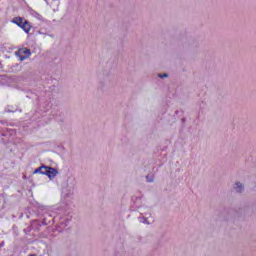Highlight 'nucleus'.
I'll return each instance as SVG.
<instances>
[{
    "instance_id": "f257e3e1",
    "label": "nucleus",
    "mask_w": 256,
    "mask_h": 256,
    "mask_svg": "<svg viewBox=\"0 0 256 256\" xmlns=\"http://www.w3.org/2000/svg\"><path fill=\"white\" fill-rule=\"evenodd\" d=\"M11 23H13L14 25H17V27H20V29H22L24 33H27V35H29V33H31V29H33V26H31V23H29L27 20H25V18L21 16L14 17L11 20Z\"/></svg>"
},
{
    "instance_id": "f03ea898",
    "label": "nucleus",
    "mask_w": 256,
    "mask_h": 256,
    "mask_svg": "<svg viewBox=\"0 0 256 256\" xmlns=\"http://www.w3.org/2000/svg\"><path fill=\"white\" fill-rule=\"evenodd\" d=\"M16 56H18L19 61H25V59L31 57V50L28 48H21L16 52Z\"/></svg>"
},
{
    "instance_id": "7ed1b4c3",
    "label": "nucleus",
    "mask_w": 256,
    "mask_h": 256,
    "mask_svg": "<svg viewBox=\"0 0 256 256\" xmlns=\"http://www.w3.org/2000/svg\"><path fill=\"white\" fill-rule=\"evenodd\" d=\"M57 173V170L53 167L44 166V172H41V175H47L49 179H55V177H57Z\"/></svg>"
},
{
    "instance_id": "20e7f679",
    "label": "nucleus",
    "mask_w": 256,
    "mask_h": 256,
    "mask_svg": "<svg viewBox=\"0 0 256 256\" xmlns=\"http://www.w3.org/2000/svg\"><path fill=\"white\" fill-rule=\"evenodd\" d=\"M234 189L237 191V193H241V191H243V184L237 182L234 186Z\"/></svg>"
},
{
    "instance_id": "39448f33",
    "label": "nucleus",
    "mask_w": 256,
    "mask_h": 256,
    "mask_svg": "<svg viewBox=\"0 0 256 256\" xmlns=\"http://www.w3.org/2000/svg\"><path fill=\"white\" fill-rule=\"evenodd\" d=\"M45 172V166H41L34 170V174Z\"/></svg>"
},
{
    "instance_id": "423d86ee",
    "label": "nucleus",
    "mask_w": 256,
    "mask_h": 256,
    "mask_svg": "<svg viewBox=\"0 0 256 256\" xmlns=\"http://www.w3.org/2000/svg\"><path fill=\"white\" fill-rule=\"evenodd\" d=\"M158 77H159L160 79H163V77H168V75H167V74H159Z\"/></svg>"
}]
</instances>
